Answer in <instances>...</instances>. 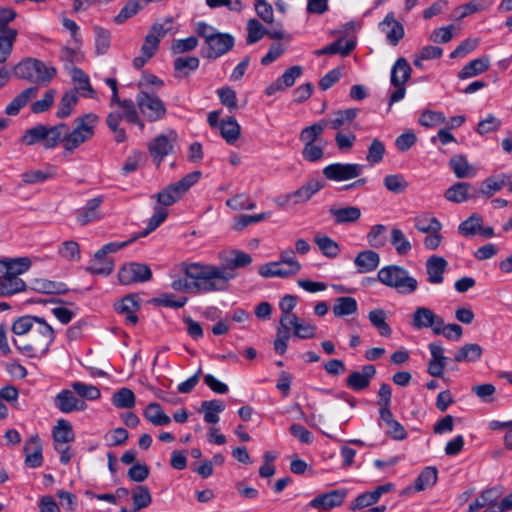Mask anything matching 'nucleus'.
Returning <instances> with one entry per match:
<instances>
[{
    "label": "nucleus",
    "instance_id": "nucleus-1",
    "mask_svg": "<svg viewBox=\"0 0 512 512\" xmlns=\"http://www.w3.org/2000/svg\"><path fill=\"white\" fill-rule=\"evenodd\" d=\"M251 260L252 258H232L221 266L184 263L185 275L192 281L188 282L187 279L179 278L172 281L171 288L180 292L193 290L197 292L224 291L228 288L229 280L236 276L235 270L248 266Z\"/></svg>",
    "mask_w": 512,
    "mask_h": 512
},
{
    "label": "nucleus",
    "instance_id": "nucleus-39",
    "mask_svg": "<svg viewBox=\"0 0 512 512\" xmlns=\"http://www.w3.org/2000/svg\"><path fill=\"white\" fill-rule=\"evenodd\" d=\"M144 417L155 426H164L171 422L170 417L163 411L160 404L155 402L147 405Z\"/></svg>",
    "mask_w": 512,
    "mask_h": 512
},
{
    "label": "nucleus",
    "instance_id": "nucleus-17",
    "mask_svg": "<svg viewBox=\"0 0 512 512\" xmlns=\"http://www.w3.org/2000/svg\"><path fill=\"white\" fill-rule=\"evenodd\" d=\"M379 29L386 35L388 43L392 46H396L405 33L403 25L395 19L393 13H388L385 16L379 23Z\"/></svg>",
    "mask_w": 512,
    "mask_h": 512
},
{
    "label": "nucleus",
    "instance_id": "nucleus-40",
    "mask_svg": "<svg viewBox=\"0 0 512 512\" xmlns=\"http://www.w3.org/2000/svg\"><path fill=\"white\" fill-rule=\"evenodd\" d=\"M123 119L124 115L118 111L110 112L106 118L107 126L113 132L114 139L117 143H123L127 140L126 131L120 126Z\"/></svg>",
    "mask_w": 512,
    "mask_h": 512
},
{
    "label": "nucleus",
    "instance_id": "nucleus-11",
    "mask_svg": "<svg viewBox=\"0 0 512 512\" xmlns=\"http://www.w3.org/2000/svg\"><path fill=\"white\" fill-rule=\"evenodd\" d=\"M301 268L299 262L293 258H280L278 261L266 263L259 268L262 277L286 278L295 275Z\"/></svg>",
    "mask_w": 512,
    "mask_h": 512
},
{
    "label": "nucleus",
    "instance_id": "nucleus-60",
    "mask_svg": "<svg viewBox=\"0 0 512 512\" xmlns=\"http://www.w3.org/2000/svg\"><path fill=\"white\" fill-rule=\"evenodd\" d=\"M390 242L398 254H407L411 250V243L402 230L394 228L391 231Z\"/></svg>",
    "mask_w": 512,
    "mask_h": 512
},
{
    "label": "nucleus",
    "instance_id": "nucleus-35",
    "mask_svg": "<svg viewBox=\"0 0 512 512\" xmlns=\"http://www.w3.org/2000/svg\"><path fill=\"white\" fill-rule=\"evenodd\" d=\"M200 60L195 56L178 57L173 62L176 78H185L198 69Z\"/></svg>",
    "mask_w": 512,
    "mask_h": 512
},
{
    "label": "nucleus",
    "instance_id": "nucleus-6",
    "mask_svg": "<svg viewBox=\"0 0 512 512\" xmlns=\"http://www.w3.org/2000/svg\"><path fill=\"white\" fill-rule=\"evenodd\" d=\"M378 279L384 285L392 287L402 294H411L418 286V282L414 277H411L405 269L396 265L380 269Z\"/></svg>",
    "mask_w": 512,
    "mask_h": 512
},
{
    "label": "nucleus",
    "instance_id": "nucleus-48",
    "mask_svg": "<svg viewBox=\"0 0 512 512\" xmlns=\"http://www.w3.org/2000/svg\"><path fill=\"white\" fill-rule=\"evenodd\" d=\"M111 401L118 409H131L135 406V394L131 389L123 387L113 394Z\"/></svg>",
    "mask_w": 512,
    "mask_h": 512
},
{
    "label": "nucleus",
    "instance_id": "nucleus-61",
    "mask_svg": "<svg viewBox=\"0 0 512 512\" xmlns=\"http://www.w3.org/2000/svg\"><path fill=\"white\" fill-rule=\"evenodd\" d=\"M383 184L387 190L395 194L403 193L408 187V182L401 174H390L385 176Z\"/></svg>",
    "mask_w": 512,
    "mask_h": 512
},
{
    "label": "nucleus",
    "instance_id": "nucleus-47",
    "mask_svg": "<svg viewBox=\"0 0 512 512\" xmlns=\"http://www.w3.org/2000/svg\"><path fill=\"white\" fill-rule=\"evenodd\" d=\"M54 172L52 168L47 169H31L21 174V180L26 185H33L38 183H44L45 181L52 179Z\"/></svg>",
    "mask_w": 512,
    "mask_h": 512
},
{
    "label": "nucleus",
    "instance_id": "nucleus-58",
    "mask_svg": "<svg viewBox=\"0 0 512 512\" xmlns=\"http://www.w3.org/2000/svg\"><path fill=\"white\" fill-rule=\"evenodd\" d=\"M173 23V17H165L153 23L147 34L154 36L160 42L172 30Z\"/></svg>",
    "mask_w": 512,
    "mask_h": 512
},
{
    "label": "nucleus",
    "instance_id": "nucleus-45",
    "mask_svg": "<svg viewBox=\"0 0 512 512\" xmlns=\"http://www.w3.org/2000/svg\"><path fill=\"white\" fill-rule=\"evenodd\" d=\"M71 388L78 395V398L82 400L94 401L101 397V392L98 387L92 384H87L80 381H74L71 383Z\"/></svg>",
    "mask_w": 512,
    "mask_h": 512
},
{
    "label": "nucleus",
    "instance_id": "nucleus-34",
    "mask_svg": "<svg viewBox=\"0 0 512 512\" xmlns=\"http://www.w3.org/2000/svg\"><path fill=\"white\" fill-rule=\"evenodd\" d=\"M220 134L227 144H234L240 136V125L233 116H229L220 121Z\"/></svg>",
    "mask_w": 512,
    "mask_h": 512
},
{
    "label": "nucleus",
    "instance_id": "nucleus-14",
    "mask_svg": "<svg viewBox=\"0 0 512 512\" xmlns=\"http://www.w3.org/2000/svg\"><path fill=\"white\" fill-rule=\"evenodd\" d=\"M152 276L148 265L130 262L124 265L119 273V281L124 285L148 281Z\"/></svg>",
    "mask_w": 512,
    "mask_h": 512
},
{
    "label": "nucleus",
    "instance_id": "nucleus-41",
    "mask_svg": "<svg viewBox=\"0 0 512 512\" xmlns=\"http://www.w3.org/2000/svg\"><path fill=\"white\" fill-rule=\"evenodd\" d=\"M358 305L355 298L350 296L339 297L335 300L332 311L336 317H344L357 312Z\"/></svg>",
    "mask_w": 512,
    "mask_h": 512
},
{
    "label": "nucleus",
    "instance_id": "nucleus-13",
    "mask_svg": "<svg viewBox=\"0 0 512 512\" xmlns=\"http://www.w3.org/2000/svg\"><path fill=\"white\" fill-rule=\"evenodd\" d=\"M235 44L234 37L229 33L217 32L205 44L203 57L207 59H218L232 50Z\"/></svg>",
    "mask_w": 512,
    "mask_h": 512
},
{
    "label": "nucleus",
    "instance_id": "nucleus-10",
    "mask_svg": "<svg viewBox=\"0 0 512 512\" xmlns=\"http://www.w3.org/2000/svg\"><path fill=\"white\" fill-rule=\"evenodd\" d=\"M177 133L170 130L167 134H159L148 144V151L153 162L160 166L164 158L174 152Z\"/></svg>",
    "mask_w": 512,
    "mask_h": 512
},
{
    "label": "nucleus",
    "instance_id": "nucleus-55",
    "mask_svg": "<svg viewBox=\"0 0 512 512\" xmlns=\"http://www.w3.org/2000/svg\"><path fill=\"white\" fill-rule=\"evenodd\" d=\"M145 7L141 0H129L114 17L116 24H122Z\"/></svg>",
    "mask_w": 512,
    "mask_h": 512
},
{
    "label": "nucleus",
    "instance_id": "nucleus-31",
    "mask_svg": "<svg viewBox=\"0 0 512 512\" xmlns=\"http://www.w3.org/2000/svg\"><path fill=\"white\" fill-rule=\"evenodd\" d=\"M329 213L336 224L354 223L361 217V210L356 206L331 207Z\"/></svg>",
    "mask_w": 512,
    "mask_h": 512
},
{
    "label": "nucleus",
    "instance_id": "nucleus-44",
    "mask_svg": "<svg viewBox=\"0 0 512 512\" xmlns=\"http://www.w3.org/2000/svg\"><path fill=\"white\" fill-rule=\"evenodd\" d=\"M438 479V471L435 467H425L415 480L414 490L423 491L435 485Z\"/></svg>",
    "mask_w": 512,
    "mask_h": 512
},
{
    "label": "nucleus",
    "instance_id": "nucleus-23",
    "mask_svg": "<svg viewBox=\"0 0 512 512\" xmlns=\"http://www.w3.org/2000/svg\"><path fill=\"white\" fill-rule=\"evenodd\" d=\"M38 94L37 87H28L14 97L11 102L5 107V113L9 116H16L20 110L27 105V103L35 98Z\"/></svg>",
    "mask_w": 512,
    "mask_h": 512
},
{
    "label": "nucleus",
    "instance_id": "nucleus-22",
    "mask_svg": "<svg viewBox=\"0 0 512 512\" xmlns=\"http://www.w3.org/2000/svg\"><path fill=\"white\" fill-rule=\"evenodd\" d=\"M476 189L468 182H457L445 192V198L453 203H463L475 197Z\"/></svg>",
    "mask_w": 512,
    "mask_h": 512
},
{
    "label": "nucleus",
    "instance_id": "nucleus-9",
    "mask_svg": "<svg viewBox=\"0 0 512 512\" xmlns=\"http://www.w3.org/2000/svg\"><path fill=\"white\" fill-rule=\"evenodd\" d=\"M323 187V181L313 179L293 192L279 195L276 197L275 203L281 208L303 204L308 202Z\"/></svg>",
    "mask_w": 512,
    "mask_h": 512
},
{
    "label": "nucleus",
    "instance_id": "nucleus-59",
    "mask_svg": "<svg viewBox=\"0 0 512 512\" xmlns=\"http://www.w3.org/2000/svg\"><path fill=\"white\" fill-rule=\"evenodd\" d=\"M294 329V334L298 338L301 339H311L315 337L317 327L316 325L308 322L301 323L297 316H293L292 320L289 322Z\"/></svg>",
    "mask_w": 512,
    "mask_h": 512
},
{
    "label": "nucleus",
    "instance_id": "nucleus-49",
    "mask_svg": "<svg viewBox=\"0 0 512 512\" xmlns=\"http://www.w3.org/2000/svg\"><path fill=\"white\" fill-rule=\"evenodd\" d=\"M17 36V30H9L6 34H0V64L5 63L10 57Z\"/></svg>",
    "mask_w": 512,
    "mask_h": 512
},
{
    "label": "nucleus",
    "instance_id": "nucleus-46",
    "mask_svg": "<svg viewBox=\"0 0 512 512\" xmlns=\"http://www.w3.org/2000/svg\"><path fill=\"white\" fill-rule=\"evenodd\" d=\"M101 199L93 198L89 200L86 206L78 212L77 221L81 225H86L99 218L98 208L100 206Z\"/></svg>",
    "mask_w": 512,
    "mask_h": 512
},
{
    "label": "nucleus",
    "instance_id": "nucleus-63",
    "mask_svg": "<svg viewBox=\"0 0 512 512\" xmlns=\"http://www.w3.org/2000/svg\"><path fill=\"white\" fill-rule=\"evenodd\" d=\"M482 223V217L478 214H473L459 225V233L463 236H473L479 233Z\"/></svg>",
    "mask_w": 512,
    "mask_h": 512
},
{
    "label": "nucleus",
    "instance_id": "nucleus-26",
    "mask_svg": "<svg viewBox=\"0 0 512 512\" xmlns=\"http://www.w3.org/2000/svg\"><path fill=\"white\" fill-rule=\"evenodd\" d=\"M490 67V57L485 55L467 63L458 73L460 79H468L486 72Z\"/></svg>",
    "mask_w": 512,
    "mask_h": 512
},
{
    "label": "nucleus",
    "instance_id": "nucleus-42",
    "mask_svg": "<svg viewBox=\"0 0 512 512\" xmlns=\"http://www.w3.org/2000/svg\"><path fill=\"white\" fill-rule=\"evenodd\" d=\"M483 353V349L480 345L475 343L465 344L459 348L455 354L456 362H476L478 361Z\"/></svg>",
    "mask_w": 512,
    "mask_h": 512
},
{
    "label": "nucleus",
    "instance_id": "nucleus-7",
    "mask_svg": "<svg viewBox=\"0 0 512 512\" xmlns=\"http://www.w3.org/2000/svg\"><path fill=\"white\" fill-rule=\"evenodd\" d=\"M136 105L141 116L148 122L160 121L167 114L164 101L152 89L139 90Z\"/></svg>",
    "mask_w": 512,
    "mask_h": 512
},
{
    "label": "nucleus",
    "instance_id": "nucleus-20",
    "mask_svg": "<svg viewBox=\"0 0 512 512\" xmlns=\"http://www.w3.org/2000/svg\"><path fill=\"white\" fill-rule=\"evenodd\" d=\"M25 464L31 468L42 465V443L38 435L31 436L24 445Z\"/></svg>",
    "mask_w": 512,
    "mask_h": 512
},
{
    "label": "nucleus",
    "instance_id": "nucleus-8",
    "mask_svg": "<svg viewBox=\"0 0 512 512\" xmlns=\"http://www.w3.org/2000/svg\"><path fill=\"white\" fill-rule=\"evenodd\" d=\"M59 129H63V127L58 126V124L55 126L39 124L27 129L21 138V142L27 146L41 142L44 148L53 149L58 146Z\"/></svg>",
    "mask_w": 512,
    "mask_h": 512
},
{
    "label": "nucleus",
    "instance_id": "nucleus-27",
    "mask_svg": "<svg viewBox=\"0 0 512 512\" xmlns=\"http://www.w3.org/2000/svg\"><path fill=\"white\" fill-rule=\"evenodd\" d=\"M447 264L445 258H428L426 261L427 281L431 284H441Z\"/></svg>",
    "mask_w": 512,
    "mask_h": 512
},
{
    "label": "nucleus",
    "instance_id": "nucleus-24",
    "mask_svg": "<svg viewBox=\"0 0 512 512\" xmlns=\"http://www.w3.org/2000/svg\"><path fill=\"white\" fill-rule=\"evenodd\" d=\"M450 169L459 179L472 178L476 175V169L469 164L467 157L462 154L454 155L448 163Z\"/></svg>",
    "mask_w": 512,
    "mask_h": 512
},
{
    "label": "nucleus",
    "instance_id": "nucleus-12",
    "mask_svg": "<svg viewBox=\"0 0 512 512\" xmlns=\"http://www.w3.org/2000/svg\"><path fill=\"white\" fill-rule=\"evenodd\" d=\"M363 172V165L358 163H332L323 168V175L326 179L342 182L360 176Z\"/></svg>",
    "mask_w": 512,
    "mask_h": 512
},
{
    "label": "nucleus",
    "instance_id": "nucleus-3",
    "mask_svg": "<svg viewBox=\"0 0 512 512\" xmlns=\"http://www.w3.org/2000/svg\"><path fill=\"white\" fill-rule=\"evenodd\" d=\"M54 338L53 328L46 321H39V325L24 338H13L12 343L20 354L41 358L48 352Z\"/></svg>",
    "mask_w": 512,
    "mask_h": 512
},
{
    "label": "nucleus",
    "instance_id": "nucleus-43",
    "mask_svg": "<svg viewBox=\"0 0 512 512\" xmlns=\"http://www.w3.org/2000/svg\"><path fill=\"white\" fill-rule=\"evenodd\" d=\"M53 440L55 444H68L74 440V433L72 430L71 424L64 420L60 419L57 422V425L53 429Z\"/></svg>",
    "mask_w": 512,
    "mask_h": 512
},
{
    "label": "nucleus",
    "instance_id": "nucleus-51",
    "mask_svg": "<svg viewBox=\"0 0 512 512\" xmlns=\"http://www.w3.org/2000/svg\"><path fill=\"white\" fill-rule=\"evenodd\" d=\"M95 35V50L97 55H104L108 52L111 44V33L100 26L93 27Z\"/></svg>",
    "mask_w": 512,
    "mask_h": 512
},
{
    "label": "nucleus",
    "instance_id": "nucleus-30",
    "mask_svg": "<svg viewBox=\"0 0 512 512\" xmlns=\"http://www.w3.org/2000/svg\"><path fill=\"white\" fill-rule=\"evenodd\" d=\"M140 309L139 301L133 295L125 296L119 305L116 307V310L120 314L126 315L125 321L129 325H135L138 322V317L136 316V312Z\"/></svg>",
    "mask_w": 512,
    "mask_h": 512
},
{
    "label": "nucleus",
    "instance_id": "nucleus-50",
    "mask_svg": "<svg viewBox=\"0 0 512 512\" xmlns=\"http://www.w3.org/2000/svg\"><path fill=\"white\" fill-rule=\"evenodd\" d=\"M434 312L427 307H418L413 315L411 325L416 330L430 328L433 323Z\"/></svg>",
    "mask_w": 512,
    "mask_h": 512
},
{
    "label": "nucleus",
    "instance_id": "nucleus-16",
    "mask_svg": "<svg viewBox=\"0 0 512 512\" xmlns=\"http://www.w3.org/2000/svg\"><path fill=\"white\" fill-rule=\"evenodd\" d=\"M347 496V490L335 489L314 497L309 506L314 509L330 510L332 508L342 505Z\"/></svg>",
    "mask_w": 512,
    "mask_h": 512
},
{
    "label": "nucleus",
    "instance_id": "nucleus-15",
    "mask_svg": "<svg viewBox=\"0 0 512 512\" xmlns=\"http://www.w3.org/2000/svg\"><path fill=\"white\" fill-rule=\"evenodd\" d=\"M74 390L63 389L54 398L55 407L62 413L68 414L74 411H84L87 404L78 398Z\"/></svg>",
    "mask_w": 512,
    "mask_h": 512
},
{
    "label": "nucleus",
    "instance_id": "nucleus-53",
    "mask_svg": "<svg viewBox=\"0 0 512 512\" xmlns=\"http://www.w3.org/2000/svg\"><path fill=\"white\" fill-rule=\"evenodd\" d=\"M114 268L112 258H91L86 270L92 274L109 275Z\"/></svg>",
    "mask_w": 512,
    "mask_h": 512
},
{
    "label": "nucleus",
    "instance_id": "nucleus-21",
    "mask_svg": "<svg viewBox=\"0 0 512 512\" xmlns=\"http://www.w3.org/2000/svg\"><path fill=\"white\" fill-rule=\"evenodd\" d=\"M70 76L75 84L74 89H71L72 91H77V94L85 98H97V94L91 86L89 76L82 69L74 67L70 72Z\"/></svg>",
    "mask_w": 512,
    "mask_h": 512
},
{
    "label": "nucleus",
    "instance_id": "nucleus-37",
    "mask_svg": "<svg viewBox=\"0 0 512 512\" xmlns=\"http://www.w3.org/2000/svg\"><path fill=\"white\" fill-rule=\"evenodd\" d=\"M79 96L80 95L77 94V91H66L59 101L56 117L60 119L69 117L72 114L74 107L78 103Z\"/></svg>",
    "mask_w": 512,
    "mask_h": 512
},
{
    "label": "nucleus",
    "instance_id": "nucleus-57",
    "mask_svg": "<svg viewBox=\"0 0 512 512\" xmlns=\"http://www.w3.org/2000/svg\"><path fill=\"white\" fill-rule=\"evenodd\" d=\"M327 127L325 120H320L310 126L305 127L300 133V140L306 143L316 142L317 138L324 132Z\"/></svg>",
    "mask_w": 512,
    "mask_h": 512
},
{
    "label": "nucleus",
    "instance_id": "nucleus-2",
    "mask_svg": "<svg viewBox=\"0 0 512 512\" xmlns=\"http://www.w3.org/2000/svg\"><path fill=\"white\" fill-rule=\"evenodd\" d=\"M99 122V116L89 112L76 117L71 128L66 123H59L58 126H62L63 129H59L58 145L61 144L66 153H74L94 137Z\"/></svg>",
    "mask_w": 512,
    "mask_h": 512
},
{
    "label": "nucleus",
    "instance_id": "nucleus-62",
    "mask_svg": "<svg viewBox=\"0 0 512 512\" xmlns=\"http://www.w3.org/2000/svg\"><path fill=\"white\" fill-rule=\"evenodd\" d=\"M385 152L384 143L379 139H373L367 150L366 161L371 165L379 164L382 162Z\"/></svg>",
    "mask_w": 512,
    "mask_h": 512
},
{
    "label": "nucleus",
    "instance_id": "nucleus-29",
    "mask_svg": "<svg viewBox=\"0 0 512 512\" xmlns=\"http://www.w3.org/2000/svg\"><path fill=\"white\" fill-rule=\"evenodd\" d=\"M412 69L408 61L400 57L391 69L390 82L391 85L405 84L411 77Z\"/></svg>",
    "mask_w": 512,
    "mask_h": 512
},
{
    "label": "nucleus",
    "instance_id": "nucleus-33",
    "mask_svg": "<svg viewBox=\"0 0 512 512\" xmlns=\"http://www.w3.org/2000/svg\"><path fill=\"white\" fill-rule=\"evenodd\" d=\"M357 108H349L345 110H338L331 114L327 122V126L331 129L339 130L344 126L350 124L358 115Z\"/></svg>",
    "mask_w": 512,
    "mask_h": 512
},
{
    "label": "nucleus",
    "instance_id": "nucleus-54",
    "mask_svg": "<svg viewBox=\"0 0 512 512\" xmlns=\"http://www.w3.org/2000/svg\"><path fill=\"white\" fill-rule=\"evenodd\" d=\"M132 500L134 511H139L148 507L152 502V497L147 486L139 485L132 490Z\"/></svg>",
    "mask_w": 512,
    "mask_h": 512
},
{
    "label": "nucleus",
    "instance_id": "nucleus-56",
    "mask_svg": "<svg viewBox=\"0 0 512 512\" xmlns=\"http://www.w3.org/2000/svg\"><path fill=\"white\" fill-rule=\"evenodd\" d=\"M200 171H193L185 175L179 181L170 184L176 194L181 198L193 185H195L201 178Z\"/></svg>",
    "mask_w": 512,
    "mask_h": 512
},
{
    "label": "nucleus",
    "instance_id": "nucleus-32",
    "mask_svg": "<svg viewBox=\"0 0 512 512\" xmlns=\"http://www.w3.org/2000/svg\"><path fill=\"white\" fill-rule=\"evenodd\" d=\"M502 495L501 487H492L484 490L468 507V512H476L499 500Z\"/></svg>",
    "mask_w": 512,
    "mask_h": 512
},
{
    "label": "nucleus",
    "instance_id": "nucleus-36",
    "mask_svg": "<svg viewBox=\"0 0 512 512\" xmlns=\"http://www.w3.org/2000/svg\"><path fill=\"white\" fill-rule=\"evenodd\" d=\"M414 227L421 233L440 232V221L430 213H422L413 218Z\"/></svg>",
    "mask_w": 512,
    "mask_h": 512
},
{
    "label": "nucleus",
    "instance_id": "nucleus-19",
    "mask_svg": "<svg viewBox=\"0 0 512 512\" xmlns=\"http://www.w3.org/2000/svg\"><path fill=\"white\" fill-rule=\"evenodd\" d=\"M428 348L431 359L428 363L427 372L433 377H442L448 360V358L444 356V348L440 342H432L428 345Z\"/></svg>",
    "mask_w": 512,
    "mask_h": 512
},
{
    "label": "nucleus",
    "instance_id": "nucleus-25",
    "mask_svg": "<svg viewBox=\"0 0 512 512\" xmlns=\"http://www.w3.org/2000/svg\"><path fill=\"white\" fill-rule=\"evenodd\" d=\"M510 176L505 173L493 175L484 179L480 185L479 193L489 198L500 191L509 180Z\"/></svg>",
    "mask_w": 512,
    "mask_h": 512
},
{
    "label": "nucleus",
    "instance_id": "nucleus-5",
    "mask_svg": "<svg viewBox=\"0 0 512 512\" xmlns=\"http://www.w3.org/2000/svg\"><path fill=\"white\" fill-rule=\"evenodd\" d=\"M14 75L32 83H49L56 75V69L40 60L27 58L14 67Z\"/></svg>",
    "mask_w": 512,
    "mask_h": 512
},
{
    "label": "nucleus",
    "instance_id": "nucleus-52",
    "mask_svg": "<svg viewBox=\"0 0 512 512\" xmlns=\"http://www.w3.org/2000/svg\"><path fill=\"white\" fill-rule=\"evenodd\" d=\"M371 324L378 329L382 336L388 337L391 335L392 330L386 322V313L383 309L371 310L368 314Z\"/></svg>",
    "mask_w": 512,
    "mask_h": 512
},
{
    "label": "nucleus",
    "instance_id": "nucleus-4",
    "mask_svg": "<svg viewBox=\"0 0 512 512\" xmlns=\"http://www.w3.org/2000/svg\"><path fill=\"white\" fill-rule=\"evenodd\" d=\"M31 266L30 258H0V297L10 296L24 291L25 282L18 275Z\"/></svg>",
    "mask_w": 512,
    "mask_h": 512
},
{
    "label": "nucleus",
    "instance_id": "nucleus-28",
    "mask_svg": "<svg viewBox=\"0 0 512 512\" xmlns=\"http://www.w3.org/2000/svg\"><path fill=\"white\" fill-rule=\"evenodd\" d=\"M39 321H45V319L32 315L21 316L13 322L11 330L16 338H24L39 325Z\"/></svg>",
    "mask_w": 512,
    "mask_h": 512
},
{
    "label": "nucleus",
    "instance_id": "nucleus-64",
    "mask_svg": "<svg viewBox=\"0 0 512 512\" xmlns=\"http://www.w3.org/2000/svg\"><path fill=\"white\" fill-rule=\"evenodd\" d=\"M264 35H266V29L260 21L255 18L249 19L247 22L246 43L248 45L254 44L260 41Z\"/></svg>",
    "mask_w": 512,
    "mask_h": 512
},
{
    "label": "nucleus",
    "instance_id": "nucleus-18",
    "mask_svg": "<svg viewBox=\"0 0 512 512\" xmlns=\"http://www.w3.org/2000/svg\"><path fill=\"white\" fill-rule=\"evenodd\" d=\"M375 374L376 368L374 365H364L361 371H354L347 377L346 385L354 391L364 390L369 386Z\"/></svg>",
    "mask_w": 512,
    "mask_h": 512
},
{
    "label": "nucleus",
    "instance_id": "nucleus-38",
    "mask_svg": "<svg viewBox=\"0 0 512 512\" xmlns=\"http://www.w3.org/2000/svg\"><path fill=\"white\" fill-rule=\"evenodd\" d=\"M225 404L223 401L214 399L203 401L201 403V411L204 412V421L209 424H216L219 422V413L223 412Z\"/></svg>",
    "mask_w": 512,
    "mask_h": 512
}]
</instances>
